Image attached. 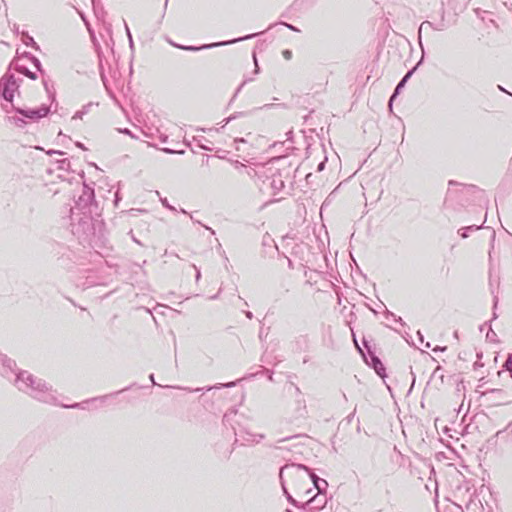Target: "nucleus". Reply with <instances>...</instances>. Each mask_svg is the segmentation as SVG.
<instances>
[{"label": "nucleus", "instance_id": "f257e3e1", "mask_svg": "<svg viewBox=\"0 0 512 512\" xmlns=\"http://www.w3.org/2000/svg\"><path fill=\"white\" fill-rule=\"evenodd\" d=\"M15 367V361L0 352V374L5 377H8L10 374H15V385L20 391L29 394L40 402L47 404L56 403L55 392L45 381L35 378L32 374L24 370L15 372Z\"/></svg>", "mask_w": 512, "mask_h": 512}, {"label": "nucleus", "instance_id": "f03ea898", "mask_svg": "<svg viewBox=\"0 0 512 512\" xmlns=\"http://www.w3.org/2000/svg\"><path fill=\"white\" fill-rule=\"evenodd\" d=\"M92 213L93 209L80 212L71 210L72 233L78 238L86 239L88 236L94 234Z\"/></svg>", "mask_w": 512, "mask_h": 512}, {"label": "nucleus", "instance_id": "7ed1b4c3", "mask_svg": "<svg viewBox=\"0 0 512 512\" xmlns=\"http://www.w3.org/2000/svg\"><path fill=\"white\" fill-rule=\"evenodd\" d=\"M50 107L41 105L38 108H19L15 116H7V121L16 127L23 128L28 122L37 121L48 115Z\"/></svg>", "mask_w": 512, "mask_h": 512}, {"label": "nucleus", "instance_id": "20e7f679", "mask_svg": "<svg viewBox=\"0 0 512 512\" xmlns=\"http://www.w3.org/2000/svg\"><path fill=\"white\" fill-rule=\"evenodd\" d=\"M307 473H310V468L304 464L288 463L282 466L279 470L280 481L284 480V476L289 478L294 488H302V484L306 482Z\"/></svg>", "mask_w": 512, "mask_h": 512}, {"label": "nucleus", "instance_id": "39448f33", "mask_svg": "<svg viewBox=\"0 0 512 512\" xmlns=\"http://www.w3.org/2000/svg\"><path fill=\"white\" fill-rule=\"evenodd\" d=\"M19 86L14 74L5 73L0 78V97L6 102L13 101L14 93L19 89Z\"/></svg>", "mask_w": 512, "mask_h": 512}, {"label": "nucleus", "instance_id": "423d86ee", "mask_svg": "<svg viewBox=\"0 0 512 512\" xmlns=\"http://www.w3.org/2000/svg\"><path fill=\"white\" fill-rule=\"evenodd\" d=\"M94 206L96 207L94 189L84 184L82 194L78 197L75 207L71 210L79 212L89 211V209H93Z\"/></svg>", "mask_w": 512, "mask_h": 512}, {"label": "nucleus", "instance_id": "0eeeda50", "mask_svg": "<svg viewBox=\"0 0 512 512\" xmlns=\"http://www.w3.org/2000/svg\"><path fill=\"white\" fill-rule=\"evenodd\" d=\"M260 33H253V34H249V35H246V36H243V37H239V38H236V39H232V40H228V41H222V42H217V43H211V44H204L202 46H186V45H179V44H175L173 42H170L173 46L179 48V49H182V50H186V51H199V50H204V49H211V48H214V47H219V46H225V45H230V44H234V43H237V42H241V41H245V40H248V39H251V38H254L256 36H258Z\"/></svg>", "mask_w": 512, "mask_h": 512}, {"label": "nucleus", "instance_id": "6e6552de", "mask_svg": "<svg viewBox=\"0 0 512 512\" xmlns=\"http://www.w3.org/2000/svg\"><path fill=\"white\" fill-rule=\"evenodd\" d=\"M328 503V497L326 493H317L308 499L306 502L301 504V509L304 512H322Z\"/></svg>", "mask_w": 512, "mask_h": 512}, {"label": "nucleus", "instance_id": "1a4fd4ad", "mask_svg": "<svg viewBox=\"0 0 512 512\" xmlns=\"http://www.w3.org/2000/svg\"><path fill=\"white\" fill-rule=\"evenodd\" d=\"M363 344H364L365 348L367 349V353L369 356V358H368L367 356H365L363 354L365 362L375 370L377 375H379L381 378H385L386 370H385L383 363L378 358V356H376L375 353L371 350L369 343L365 339L363 340Z\"/></svg>", "mask_w": 512, "mask_h": 512}, {"label": "nucleus", "instance_id": "9d476101", "mask_svg": "<svg viewBox=\"0 0 512 512\" xmlns=\"http://www.w3.org/2000/svg\"><path fill=\"white\" fill-rule=\"evenodd\" d=\"M237 415V410L232 408L230 409L227 413L224 414L223 416V422L225 424H230L232 429L234 430V433L235 435L237 436L238 433L236 431V428L234 427V425L231 423L233 417H235ZM248 434H250L249 432H246V431H240L239 432V437H241L243 439V443L242 445H245L247 443H251V436H249Z\"/></svg>", "mask_w": 512, "mask_h": 512}, {"label": "nucleus", "instance_id": "9b49d317", "mask_svg": "<svg viewBox=\"0 0 512 512\" xmlns=\"http://www.w3.org/2000/svg\"><path fill=\"white\" fill-rule=\"evenodd\" d=\"M236 385V381H232V382H228V383H224V384H217V385H214V386H209V387H201V388H196V389H191V388H188V387H181V386H169L170 388H175V389H181V390H185L187 392H199V391H210L212 389H221V388H231V387H234Z\"/></svg>", "mask_w": 512, "mask_h": 512}, {"label": "nucleus", "instance_id": "f8f14e48", "mask_svg": "<svg viewBox=\"0 0 512 512\" xmlns=\"http://www.w3.org/2000/svg\"><path fill=\"white\" fill-rule=\"evenodd\" d=\"M307 476L311 479L317 493H326L328 482L325 479L318 477L311 469L310 473H307Z\"/></svg>", "mask_w": 512, "mask_h": 512}, {"label": "nucleus", "instance_id": "ddd939ff", "mask_svg": "<svg viewBox=\"0 0 512 512\" xmlns=\"http://www.w3.org/2000/svg\"><path fill=\"white\" fill-rule=\"evenodd\" d=\"M280 484H281V487H282V490H283V494L285 495L287 501L293 505L294 507L298 508V509H301V504L300 502H298L295 498L292 497V495L288 492L287 490V487H286V484H285V480H282L280 481Z\"/></svg>", "mask_w": 512, "mask_h": 512}, {"label": "nucleus", "instance_id": "4468645a", "mask_svg": "<svg viewBox=\"0 0 512 512\" xmlns=\"http://www.w3.org/2000/svg\"><path fill=\"white\" fill-rule=\"evenodd\" d=\"M15 70L25 76H27L28 78H30L31 80H36L37 79V74L35 72H32L30 71L26 66L24 65H20V64H15Z\"/></svg>", "mask_w": 512, "mask_h": 512}, {"label": "nucleus", "instance_id": "2eb2a0df", "mask_svg": "<svg viewBox=\"0 0 512 512\" xmlns=\"http://www.w3.org/2000/svg\"><path fill=\"white\" fill-rule=\"evenodd\" d=\"M25 57H27L32 62L34 67L37 69V71H39L41 74H44V71L42 69V64L37 57H35L34 55H32L30 53H26Z\"/></svg>", "mask_w": 512, "mask_h": 512}, {"label": "nucleus", "instance_id": "dca6fc26", "mask_svg": "<svg viewBox=\"0 0 512 512\" xmlns=\"http://www.w3.org/2000/svg\"><path fill=\"white\" fill-rule=\"evenodd\" d=\"M20 107H17L13 104V101L11 102H6L5 103H1V109L6 113V114H10L11 112H16L17 109H19Z\"/></svg>", "mask_w": 512, "mask_h": 512}, {"label": "nucleus", "instance_id": "f3484780", "mask_svg": "<svg viewBox=\"0 0 512 512\" xmlns=\"http://www.w3.org/2000/svg\"><path fill=\"white\" fill-rule=\"evenodd\" d=\"M405 84H406V81H404L403 79H401L400 82L397 84V86L389 100L390 106L392 105V102L396 98V96L400 93L401 89L405 86Z\"/></svg>", "mask_w": 512, "mask_h": 512}, {"label": "nucleus", "instance_id": "a211bd4d", "mask_svg": "<svg viewBox=\"0 0 512 512\" xmlns=\"http://www.w3.org/2000/svg\"><path fill=\"white\" fill-rule=\"evenodd\" d=\"M420 47L421 49H423V45L422 43L420 42ZM423 54H422V57L420 59V61L416 64V66L414 68H412L411 70H409L405 76L402 78L404 81H408V79H410V77L412 76V74L415 72V70L418 68V66L422 63L423 61V58H424V50H422Z\"/></svg>", "mask_w": 512, "mask_h": 512}, {"label": "nucleus", "instance_id": "6ab92c4d", "mask_svg": "<svg viewBox=\"0 0 512 512\" xmlns=\"http://www.w3.org/2000/svg\"><path fill=\"white\" fill-rule=\"evenodd\" d=\"M23 43L26 46H31L35 50H40L39 45L35 42L34 38L28 34H25V39L23 40Z\"/></svg>", "mask_w": 512, "mask_h": 512}, {"label": "nucleus", "instance_id": "aec40b11", "mask_svg": "<svg viewBox=\"0 0 512 512\" xmlns=\"http://www.w3.org/2000/svg\"><path fill=\"white\" fill-rule=\"evenodd\" d=\"M503 368L510 373V376L512 377V353L508 354L504 364Z\"/></svg>", "mask_w": 512, "mask_h": 512}, {"label": "nucleus", "instance_id": "412c9836", "mask_svg": "<svg viewBox=\"0 0 512 512\" xmlns=\"http://www.w3.org/2000/svg\"><path fill=\"white\" fill-rule=\"evenodd\" d=\"M486 338L488 341L490 342H498V339H497V334L493 331V329L491 328V326H489V329H488V332L486 334Z\"/></svg>", "mask_w": 512, "mask_h": 512}, {"label": "nucleus", "instance_id": "4be33fe9", "mask_svg": "<svg viewBox=\"0 0 512 512\" xmlns=\"http://www.w3.org/2000/svg\"><path fill=\"white\" fill-rule=\"evenodd\" d=\"M271 186L275 190H281L284 187V182L281 179H273Z\"/></svg>", "mask_w": 512, "mask_h": 512}, {"label": "nucleus", "instance_id": "5701e85b", "mask_svg": "<svg viewBox=\"0 0 512 512\" xmlns=\"http://www.w3.org/2000/svg\"><path fill=\"white\" fill-rule=\"evenodd\" d=\"M488 394L499 395L501 400H503V398H504L503 396H504L505 392L502 389H489L486 392H484V395H488Z\"/></svg>", "mask_w": 512, "mask_h": 512}, {"label": "nucleus", "instance_id": "b1692460", "mask_svg": "<svg viewBox=\"0 0 512 512\" xmlns=\"http://www.w3.org/2000/svg\"><path fill=\"white\" fill-rule=\"evenodd\" d=\"M163 152L167 153V154H184L185 153V150L183 149H171V148H162L161 149Z\"/></svg>", "mask_w": 512, "mask_h": 512}, {"label": "nucleus", "instance_id": "393cba45", "mask_svg": "<svg viewBox=\"0 0 512 512\" xmlns=\"http://www.w3.org/2000/svg\"><path fill=\"white\" fill-rule=\"evenodd\" d=\"M251 436V443H259L262 439L265 438L264 434H248Z\"/></svg>", "mask_w": 512, "mask_h": 512}, {"label": "nucleus", "instance_id": "a878e982", "mask_svg": "<svg viewBox=\"0 0 512 512\" xmlns=\"http://www.w3.org/2000/svg\"><path fill=\"white\" fill-rule=\"evenodd\" d=\"M389 317H392L396 322H398L399 324H401L402 326L405 324L402 320L401 317H396L395 314H393L392 312L390 311H387L386 312V318L388 319Z\"/></svg>", "mask_w": 512, "mask_h": 512}, {"label": "nucleus", "instance_id": "bb28decb", "mask_svg": "<svg viewBox=\"0 0 512 512\" xmlns=\"http://www.w3.org/2000/svg\"><path fill=\"white\" fill-rule=\"evenodd\" d=\"M428 28H431V22L424 21V22L421 23V25L419 27V40L421 39L422 31L425 30V29H428Z\"/></svg>", "mask_w": 512, "mask_h": 512}, {"label": "nucleus", "instance_id": "cd10ccee", "mask_svg": "<svg viewBox=\"0 0 512 512\" xmlns=\"http://www.w3.org/2000/svg\"><path fill=\"white\" fill-rule=\"evenodd\" d=\"M161 203L164 207L168 208L169 210L176 211L175 207L169 204L167 198H162Z\"/></svg>", "mask_w": 512, "mask_h": 512}, {"label": "nucleus", "instance_id": "c85d7f7f", "mask_svg": "<svg viewBox=\"0 0 512 512\" xmlns=\"http://www.w3.org/2000/svg\"><path fill=\"white\" fill-rule=\"evenodd\" d=\"M506 430H511L512 431V420L507 424V426L503 430H499L496 433V437H499Z\"/></svg>", "mask_w": 512, "mask_h": 512}, {"label": "nucleus", "instance_id": "c756f323", "mask_svg": "<svg viewBox=\"0 0 512 512\" xmlns=\"http://www.w3.org/2000/svg\"><path fill=\"white\" fill-rule=\"evenodd\" d=\"M69 166V161L67 159H62L59 161V168L66 169Z\"/></svg>", "mask_w": 512, "mask_h": 512}, {"label": "nucleus", "instance_id": "7c9ffc66", "mask_svg": "<svg viewBox=\"0 0 512 512\" xmlns=\"http://www.w3.org/2000/svg\"><path fill=\"white\" fill-rule=\"evenodd\" d=\"M281 24L286 26L291 31L300 32V30L297 27L293 26L292 24L286 22H281Z\"/></svg>", "mask_w": 512, "mask_h": 512}, {"label": "nucleus", "instance_id": "2f4dec72", "mask_svg": "<svg viewBox=\"0 0 512 512\" xmlns=\"http://www.w3.org/2000/svg\"><path fill=\"white\" fill-rule=\"evenodd\" d=\"M458 233L460 234V236L462 238H467L468 237V230L466 229V227H463V228L459 229Z\"/></svg>", "mask_w": 512, "mask_h": 512}, {"label": "nucleus", "instance_id": "473e14b6", "mask_svg": "<svg viewBox=\"0 0 512 512\" xmlns=\"http://www.w3.org/2000/svg\"><path fill=\"white\" fill-rule=\"evenodd\" d=\"M192 267L196 271L195 280H196V282H198L200 280V278H201V272H200V270L198 269V267L195 264H192Z\"/></svg>", "mask_w": 512, "mask_h": 512}, {"label": "nucleus", "instance_id": "72a5a7b5", "mask_svg": "<svg viewBox=\"0 0 512 512\" xmlns=\"http://www.w3.org/2000/svg\"><path fill=\"white\" fill-rule=\"evenodd\" d=\"M482 228V225H471V226H467L466 229L468 230V232L470 231H477L479 229Z\"/></svg>", "mask_w": 512, "mask_h": 512}, {"label": "nucleus", "instance_id": "f704fd0d", "mask_svg": "<svg viewBox=\"0 0 512 512\" xmlns=\"http://www.w3.org/2000/svg\"><path fill=\"white\" fill-rule=\"evenodd\" d=\"M282 54L283 57L287 60H290L292 57V52L290 50H284Z\"/></svg>", "mask_w": 512, "mask_h": 512}, {"label": "nucleus", "instance_id": "c9c22d12", "mask_svg": "<svg viewBox=\"0 0 512 512\" xmlns=\"http://www.w3.org/2000/svg\"><path fill=\"white\" fill-rule=\"evenodd\" d=\"M110 395H105V396H102V397H96V398H93L91 399V401L95 402V401H100L101 403H103Z\"/></svg>", "mask_w": 512, "mask_h": 512}, {"label": "nucleus", "instance_id": "e433bc0d", "mask_svg": "<svg viewBox=\"0 0 512 512\" xmlns=\"http://www.w3.org/2000/svg\"><path fill=\"white\" fill-rule=\"evenodd\" d=\"M125 29H126V32H127L128 38H129L130 45L132 46L133 45L132 35H131L130 30L126 23H125Z\"/></svg>", "mask_w": 512, "mask_h": 512}, {"label": "nucleus", "instance_id": "4c0bfd02", "mask_svg": "<svg viewBox=\"0 0 512 512\" xmlns=\"http://www.w3.org/2000/svg\"><path fill=\"white\" fill-rule=\"evenodd\" d=\"M446 349H447V347H446V346H443V347H442V346H436V347H434V348H433V351H434V352H443V351H445Z\"/></svg>", "mask_w": 512, "mask_h": 512}, {"label": "nucleus", "instance_id": "58836bf2", "mask_svg": "<svg viewBox=\"0 0 512 512\" xmlns=\"http://www.w3.org/2000/svg\"><path fill=\"white\" fill-rule=\"evenodd\" d=\"M84 403H75V404H72V405H65L64 407L66 408H80L82 407Z\"/></svg>", "mask_w": 512, "mask_h": 512}, {"label": "nucleus", "instance_id": "ea45409f", "mask_svg": "<svg viewBox=\"0 0 512 512\" xmlns=\"http://www.w3.org/2000/svg\"><path fill=\"white\" fill-rule=\"evenodd\" d=\"M84 114H85V111H84V110H83V111H78V112H76V113H75V115H74V117H73V118H75V119H81V118H82V116H83Z\"/></svg>", "mask_w": 512, "mask_h": 512}, {"label": "nucleus", "instance_id": "a19ab883", "mask_svg": "<svg viewBox=\"0 0 512 512\" xmlns=\"http://www.w3.org/2000/svg\"><path fill=\"white\" fill-rule=\"evenodd\" d=\"M253 59H254V62H255V70H254V73H255V74H258V73H259V66H258L257 58H256V55H255V54L253 55Z\"/></svg>", "mask_w": 512, "mask_h": 512}, {"label": "nucleus", "instance_id": "79ce46f5", "mask_svg": "<svg viewBox=\"0 0 512 512\" xmlns=\"http://www.w3.org/2000/svg\"><path fill=\"white\" fill-rule=\"evenodd\" d=\"M159 140H160L161 143H166L168 141V136L161 134L159 136Z\"/></svg>", "mask_w": 512, "mask_h": 512}, {"label": "nucleus", "instance_id": "37998d69", "mask_svg": "<svg viewBox=\"0 0 512 512\" xmlns=\"http://www.w3.org/2000/svg\"><path fill=\"white\" fill-rule=\"evenodd\" d=\"M299 436H300V435H295V436L285 437V438L280 439L278 442H279V443H282V442H285V441H287V440H290V439H292V438H296V437H299Z\"/></svg>", "mask_w": 512, "mask_h": 512}, {"label": "nucleus", "instance_id": "c03bdc74", "mask_svg": "<svg viewBox=\"0 0 512 512\" xmlns=\"http://www.w3.org/2000/svg\"><path fill=\"white\" fill-rule=\"evenodd\" d=\"M120 132L132 137V132L128 128L121 129Z\"/></svg>", "mask_w": 512, "mask_h": 512}, {"label": "nucleus", "instance_id": "a18cd8bd", "mask_svg": "<svg viewBox=\"0 0 512 512\" xmlns=\"http://www.w3.org/2000/svg\"><path fill=\"white\" fill-rule=\"evenodd\" d=\"M355 413H356V408H354L353 412L347 417L348 422L352 421V419L355 416Z\"/></svg>", "mask_w": 512, "mask_h": 512}, {"label": "nucleus", "instance_id": "49530a36", "mask_svg": "<svg viewBox=\"0 0 512 512\" xmlns=\"http://www.w3.org/2000/svg\"><path fill=\"white\" fill-rule=\"evenodd\" d=\"M249 80H245L241 83V85L238 87L234 97L237 95V93L243 88V86L248 82Z\"/></svg>", "mask_w": 512, "mask_h": 512}, {"label": "nucleus", "instance_id": "de8ad7c7", "mask_svg": "<svg viewBox=\"0 0 512 512\" xmlns=\"http://www.w3.org/2000/svg\"><path fill=\"white\" fill-rule=\"evenodd\" d=\"M245 313V316L248 318V319H252L253 318V313L251 311H244Z\"/></svg>", "mask_w": 512, "mask_h": 512}, {"label": "nucleus", "instance_id": "09e8293b", "mask_svg": "<svg viewBox=\"0 0 512 512\" xmlns=\"http://www.w3.org/2000/svg\"><path fill=\"white\" fill-rule=\"evenodd\" d=\"M324 167H325V161H322L321 163H319V165H318V167H317V170H318V171H321V170H323V169H324Z\"/></svg>", "mask_w": 512, "mask_h": 512}, {"label": "nucleus", "instance_id": "8fccbe9b", "mask_svg": "<svg viewBox=\"0 0 512 512\" xmlns=\"http://www.w3.org/2000/svg\"><path fill=\"white\" fill-rule=\"evenodd\" d=\"M234 118H235V116H230V117L226 118V119L224 120V125H223L222 127H224L226 124H228V123H229L232 119H234Z\"/></svg>", "mask_w": 512, "mask_h": 512}, {"label": "nucleus", "instance_id": "3c124183", "mask_svg": "<svg viewBox=\"0 0 512 512\" xmlns=\"http://www.w3.org/2000/svg\"><path fill=\"white\" fill-rule=\"evenodd\" d=\"M49 155H52V154H62L61 151H56V150H50L47 152Z\"/></svg>", "mask_w": 512, "mask_h": 512}, {"label": "nucleus", "instance_id": "603ef678", "mask_svg": "<svg viewBox=\"0 0 512 512\" xmlns=\"http://www.w3.org/2000/svg\"><path fill=\"white\" fill-rule=\"evenodd\" d=\"M294 388H295V392H296L297 395H301L302 394V392H301V390H300V388L298 386L294 385Z\"/></svg>", "mask_w": 512, "mask_h": 512}, {"label": "nucleus", "instance_id": "864d4df0", "mask_svg": "<svg viewBox=\"0 0 512 512\" xmlns=\"http://www.w3.org/2000/svg\"><path fill=\"white\" fill-rule=\"evenodd\" d=\"M76 145H77V147H79L81 149H85L84 145L80 142H77Z\"/></svg>", "mask_w": 512, "mask_h": 512}, {"label": "nucleus", "instance_id": "5fc2aeb1", "mask_svg": "<svg viewBox=\"0 0 512 512\" xmlns=\"http://www.w3.org/2000/svg\"><path fill=\"white\" fill-rule=\"evenodd\" d=\"M149 378H150L151 382L155 385L156 383H155V380H154V375H153V374H151V375L149 376Z\"/></svg>", "mask_w": 512, "mask_h": 512}, {"label": "nucleus", "instance_id": "6e6d98bb", "mask_svg": "<svg viewBox=\"0 0 512 512\" xmlns=\"http://www.w3.org/2000/svg\"><path fill=\"white\" fill-rule=\"evenodd\" d=\"M417 334L419 336L420 341L423 343V336H422L421 332L418 331Z\"/></svg>", "mask_w": 512, "mask_h": 512}, {"label": "nucleus", "instance_id": "4d7b16f0", "mask_svg": "<svg viewBox=\"0 0 512 512\" xmlns=\"http://www.w3.org/2000/svg\"><path fill=\"white\" fill-rule=\"evenodd\" d=\"M497 303H498V298L494 297V309L497 307Z\"/></svg>", "mask_w": 512, "mask_h": 512}, {"label": "nucleus", "instance_id": "13d9d810", "mask_svg": "<svg viewBox=\"0 0 512 512\" xmlns=\"http://www.w3.org/2000/svg\"><path fill=\"white\" fill-rule=\"evenodd\" d=\"M218 295H219V294L217 293V294H215V295L211 296V297H210V300H215V299H217V298H218Z\"/></svg>", "mask_w": 512, "mask_h": 512}, {"label": "nucleus", "instance_id": "bf43d9fd", "mask_svg": "<svg viewBox=\"0 0 512 512\" xmlns=\"http://www.w3.org/2000/svg\"><path fill=\"white\" fill-rule=\"evenodd\" d=\"M43 85H44L45 89L48 91V83L45 80H43Z\"/></svg>", "mask_w": 512, "mask_h": 512}, {"label": "nucleus", "instance_id": "052dcab7", "mask_svg": "<svg viewBox=\"0 0 512 512\" xmlns=\"http://www.w3.org/2000/svg\"><path fill=\"white\" fill-rule=\"evenodd\" d=\"M267 239H268V240H266L265 238L263 239L264 244L268 243V241H271L270 236H267Z\"/></svg>", "mask_w": 512, "mask_h": 512}, {"label": "nucleus", "instance_id": "680f3d73", "mask_svg": "<svg viewBox=\"0 0 512 512\" xmlns=\"http://www.w3.org/2000/svg\"><path fill=\"white\" fill-rule=\"evenodd\" d=\"M267 239H268V240H266L265 238L263 239L264 244L268 243V241H271L270 236H267Z\"/></svg>", "mask_w": 512, "mask_h": 512}, {"label": "nucleus", "instance_id": "e2e57ef3", "mask_svg": "<svg viewBox=\"0 0 512 512\" xmlns=\"http://www.w3.org/2000/svg\"><path fill=\"white\" fill-rule=\"evenodd\" d=\"M267 239H268V240H266L265 238L263 239L264 244L268 243V241H271L270 236H267Z\"/></svg>", "mask_w": 512, "mask_h": 512}, {"label": "nucleus", "instance_id": "0e129e2a", "mask_svg": "<svg viewBox=\"0 0 512 512\" xmlns=\"http://www.w3.org/2000/svg\"><path fill=\"white\" fill-rule=\"evenodd\" d=\"M267 239H268V240H266L265 238L263 239L264 244L268 243V241H271L270 236H267Z\"/></svg>", "mask_w": 512, "mask_h": 512}, {"label": "nucleus", "instance_id": "69168bd1", "mask_svg": "<svg viewBox=\"0 0 512 512\" xmlns=\"http://www.w3.org/2000/svg\"><path fill=\"white\" fill-rule=\"evenodd\" d=\"M468 188H469V189H477V187H476V186H474V185H469V186H468Z\"/></svg>", "mask_w": 512, "mask_h": 512}, {"label": "nucleus", "instance_id": "338daca9", "mask_svg": "<svg viewBox=\"0 0 512 512\" xmlns=\"http://www.w3.org/2000/svg\"><path fill=\"white\" fill-rule=\"evenodd\" d=\"M496 318H497V314H496V312L494 311V312H493L492 320H494V319H496Z\"/></svg>", "mask_w": 512, "mask_h": 512}, {"label": "nucleus", "instance_id": "774afa93", "mask_svg": "<svg viewBox=\"0 0 512 512\" xmlns=\"http://www.w3.org/2000/svg\"><path fill=\"white\" fill-rule=\"evenodd\" d=\"M425 347H426V348H430V343H429V342H427V343L425 344Z\"/></svg>", "mask_w": 512, "mask_h": 512}]
</instances>
